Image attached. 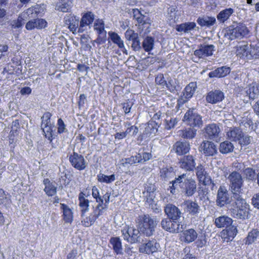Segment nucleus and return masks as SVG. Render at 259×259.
I'll use <instances>...</instances> for the list:
<instances>
[{
    "label": "nucleus",
    "instance_id": "nucleus-1",
    "mask_svg": "<svg viewBox=\"0 0 259 259\" xmlns=\"http://www.w3.org/2000/svg\"><path fill=\"white\" fill-rule=\"evenodd\" d=\"M171 186H169L170 192L175 194L176 190H179L184 196H192L197 191L196 181L191 178H188L186 174L179 175L170 182Z\"/></svg>",
    "mask_w": 259,
    "mask_h": 259
},
{
    "label": "nucleus",
    "instance_id": "nucleus-2",
    "mask_svg": "<svg viewBox=\"0 0 259 259\" xmlns=\"http://www.w3.org/2000/svg\"><path fill=\"white\" fill-rule=\"evenodd\" d=\"M136 222L137 227L141 233L147 237L152 236L157 225L156 217H151L148 214L139 215Z\"/></svg>",
    "mask_w": 259,
    "mask_h": 259
},
{
    "label": "nucleus",
    "instance_id": "nucleus-3",
    "mask_svg": "<svg viewBox=\"0 0 259 259\" xmlns=\"http://www.w3.org/2000/svg\"><path fill=\"white\" fill-rule=\"evenodd\" d=\"M233 200L232 204L229 207L232 215L238 219H245L249 214V205L241 196L232 197Z\"/></svg>",
    "mask_w": 259,
    "mask_h": 259
},
{
    "label": "nucleus",
    "instance_id": "nucleus-4",
    "mask_svg": "<svg viewBox=\"0 0 259 259\" xmlns=\"http://www.w3.org/2000/svg\"><path fill=\"white\" fill-rule=\"evenodd\" d=\"M228 180L230 183V188L232 193V197H238L241 196L242 193V187L244 181L241 175L236 171L232 172L228 177Z\"/></svg>",
    "mask_w": 259,
    "mask_h": 259
},
{
    "label": "nucleus",
    "instance_id": "nucleus-5",
    "mask_svg": "<svg viewBox=\"0 0 259 259\" xmlns=\"http://www.w3.org/2000/svg\"><path fill=\"white\" fill-rule=\"evenodd\" d=\"M248 32L247 29L242 23H234L230 26L228 29L223 31L224 36L228 40L241 38Z\"/></svg>",
    "mask_w": 259,
    "mask_h": 259
},
{
    "label": "nucleus",
    "instance_id": "nucleus-6",
    "mask_svg": "<svg viewBox=\"0 0 259 259\" xmlns=\"http://www.w3.org/2000/svg\"><path fill=\"white\" fill-rule=\"evenodd\" d=\"M121 233L123 239L131 244L140 243L141 239V233L139 229L134 226H125L121 230Z\"/></svg>",
    "mask_w": 259,
    "mask_h": 259
},
{
    "label": "nucleus",
    "instance_id": "nucleus-7",
    "mask_svg": "<svg viewBox=\"0 0 259 259\" xmlns=\"http://www.w3.org/2000/svg\"><path fill=\"white\" fill-rule=\"evenodd\" d=\"M160 225L163 230L171 233L183 232L186 228V224L184 222L167 218L162 219Z\"/></svg>",
    "mask_w": 259,
    "mask_h": 259
},
{
    "label": "nucleus",
    "instance_id": "nucleus-8",
    "mask_svg": "<svg viewBox=\"0 0 259 259\" xmlns=\"http://www.w3.org/2000/svg\"><path fill=\"white\" fill-rule=\"evenodd\" d=\"M183 120L186 124L193 128H201L203 125L202 116L194 108L187 110Z\"/></svg>",
    "mask_w": 259,
    "mask_h": 259
},
{
    "label": "nucleus",
    "instance_id": "nucleus-9",
    "mask_svg": "<svg viewBox=\"0 0 259 259\" xmlns=\"http://www.w3.org/2000/svg\"><path fill=\"white\" fill-rule=\"evenodd\" d=\"M233 200L232 199V196L230 198L228 191L224 186H220L218 190V193L216 199L217 205L221 207L228 204V207H230L232 204Z\"/></svg>",
    "mask_w": 259,
    "mask_h": 259
},
{
    "label": "nucleus",
    "instance_id": "nucleus-10",
    "mask_svg": "<svg viewBox=\"0 0 259 259\" xmlns=\"http://www.w3.org/2000/svg\"><path fill=\"white\" fill-rule=\"evenodd\" d=\"M69 161L72 166L78 170L84 169L87 165V162L83 156L74 150L69 156Z\"/></svg>",
    "mask_w": 259,
    "mask_h": 259
},
{
    "label": "nucleus",
    "instance_id": "nucleus-11",
    "mask_svg": "<svg viewBox=\"0 0 259 259\" xmlns=\"http://www.w3.org/2000/svg\"><path fill=\"white\" fill-rule=\"evenodd\" d=\"M202 132L206 138L214 140L219 138L221 130L217 124L213 123L206 125Z\"/></svg>",
    "mask_w": 259,
    "mask_h": 259
},
{
    "label": "nucleus",
    "instance_id": "nucleus-12",
    "mask_svg": "<svg viewBox=\"0 0 259 259\" xmlns=\"http://www.w3.org/2000/svg\"><path fill=\"white\" fill-rule=\"evenodd\" d=\"M159 247V244L156 240H149L140 245L139 251L142 253L150 254L157 252Z\"/></svg>",
    "mask_w": 259,
    "mask_h": 259
},
{
    "label": "nucleus",
    "instance_id": "nucleus-13",
    "mask_svg": "<svg viewBox=\"0 0 259 259\" xmlns=\"http://www.w3.org/2000/svg\"><path fill=\"white\" fill-rule=\"evenodd\" d=\"M95 19V15L91 12L84 13L79 22V25L77 32L83 33L91 28L90 25L92 24Z\"/></svg>",
    "mask_w": 259,
    "mask_h": 259
},
{
    "label": "nucleus",
    "instance_id": "nucleus-14",
    "mask_svg": "<svg viewBox=\"0 0 259 259\" xmlns=\"http://www.w3.org/2000/svg\"><path fill=\"white\" fill-rule=\"evenodd\" d=\"M164 211L167 218L173 220L180 221L182 212L181 210L173 204H167L164 208Z\"/></svg>",
    "mask_w": 259,
    "mask_h": 259
},
{
    "label": "nucleus",
    "instance_id": "nucleus-15",
    "mask_svg": "<svg viewBox=\"0 0 259 259\" xmlns=\"http://www.w3.org/2000/svg\"><path fill=\"white\" fill-rule=\"evenodd\" d=\"M215 47L213 45H201L199 49L196 50L194 55L199 58L211 56L214 51Z\"/></svg>",
    "mask_w": 259,
    "mask_h": 259
},
{
    "label": "nucleus",
    "instance_id": "nucleus-16",
    "mask_svg": "<svg viewBox=\"0 0 259 259\" xmlns=\"http://www.w3.org/2000/svg\"><path fill=\"white\" fill-rule=\"evenodd\" d=\"M224 94L219 90H215L208 92L206 96L205 100L208 103L215 104L223 101Z\"/></svg>",
    "mask_w": 259,
    "mask_h": 259
},
{
    "label": "nucleus",
    "instance_id": "nucleus-17",
    "mask_svg": "<svg viewBox=\"0 0 259 259\" xmlns=\"http://www.w3.org/2000/svg\"><path fill=\"white\" fill-rule=\"evenodd\" d=\"M181 168L188 171H193L195 168V158L191 155L183 156L180 161Z\"/></svg>",
    "mask_w": 259,
    "mask_h": 259
},
{
    "label": "nucleus",
    "instance_id": "nucleus-18",
    "mask_svg": "<svg viewBox=\"0 0 259 259\" xmlns=\"http://www.w3.org/2000/svg\"><path fill=\"white\" fill-rule=\"evenodd\" d=\"M65 24L68 25V28L74 34L76 33L79 25V18L71 14L66 15L64 18Z\"/></svg>",
    "mask_w": 259,
    "mask_h": 259
},
{
    "label": "nucleus",
    "instance_id": "nucleus-19",
    "mask_svg": "<svg viewBox=\"0 0 259 259\" xmlns=\"http://www.w3.org/2000/svg\"><path fill=\"white\" fill-rule=\"evenodd\" d=\"M201 151L206 156H213L217 153V149L214 144L210 141H204L200 145Z\"/></svg>",
    "mask_w": 259,
    "mask_h": 259
},
{
    "label": "nucleus",
    "instance_id": "nucleus-20",
    "mask_svg": "<svg viewBox=\"0 0 259 259\" xmlns=\"http://www.w3.org/2000/svg\"><path fill=\"white\" fill-rule=\"evenodd\" d=\"M231 69L226 66L218 67L215 70L210 72L208 73V76L210 78H222L225 77L230 73Z\"/></svg>",
    "mask_w": 259,
    "mask_h": 259
},
{
    "label": "nucleus",
    "instance_id": "nucleus-21",
    "mask_svg": "<svg viewBox=\"0 0 259 259\" xmlns=\"http://www.w3.org/2000/svg\"><path fill=\"white\" fill-rule=\"evenodd\" d=\"M133 15L134 18L137 20L139 26L144 25H150L151 23L150 18L148 16L143 15L139 10L133 9Z\"/></svg>",
    "mask_w": 259,
    "mask_h": 259
},
{
    "label": "nucleus",
    "instance_id": "nucleus-22",
    "mask_svg": "<svg viewBox=\"0 0 259 259\" xmlns=\"http://www.w3.org/2000/svg\"><path fill=\"white\" fill-rule=\"evenodd\" d=\"M232 219L225 215L220 216L214 220V225L218 228H228L232 224Z\"/></svg>",
    "mask_w": 259,
    "mask_h": 259
},
{
    "label": "nucleus",
    "instance_id": "nucleus-23",
    "mask_svg": "<svg viewBox=\"0 0 259 259\" xmlns=\"http://www.w3.org/2000/svg\"><path fill=\"white\" fill-rule=\"evenodd\" d=\"M108 34L112 42L117 45L124 54L127 55V51L125 49L123 41L121 39L120 36L117 33L112 31L109 32Z\"/></svg>",
    "mask_w": 259,
    "mask_h": 259
},
{
    "label": "nucleus",
    "instance_id": "nucleus-24",
    "mask_svg": "<svg viewBox=\"0 0 259 259\" xmlns=\"http://www.w3.org/2000/svg\"><path fill=\"white\" fill-rule=\"evenodd\" d=\"M178 135L182 138L187 140H191L195 137L197 134V130L189 127L184 130H180L178 132Z\"/></svg>",
    "mask_w": 259,
    "mask_h": 259
},
{
    "label": "nucleus",
    "instance_id": "nucleus-25",
    "mask_svg": "<svg viewBox=\"0 0 259 259\" xmlns=\"http://www.w3.org/2000/svg\"><path fill=\"white\" fill-rule=\"evenodd\" d=\"M155 123L151 122L148 123L145 130L138 137V140L142 141L143 139L149 137L151 134H155L157 132V128L155 127Z\"/></svg>",
    "mask_w": 259,
    "mask_h": 259
},
{
    "label": "nucleus",
    "instance_id": "nucleus-26",
    "mask_svg": "<svg viewBox=\"0 0 259 259\" xmlns=\"http://www.w3.org/2000/svg\"><path fill=\"white\" fill-rule=\"evenodd\" d=\"M197 22L201 27H210L215 24L216 19L214 17L203 16L197 19Z\"/></svg>",
    "mask_w": 259,
    "mask_h": 259
},
{
    "label": "nucleus",
    "instance_id": "nucleus-27",
    "mask_svg": "<svg viewBox=\"0 0 259 259\" xmlns=\"http://www.w3.org/2000/svg\"><path fill=\"white\" fill-rule=\"evenodd\" d=\"M197 28V30H199V27L196 26V24L195 22H187L182 23L180 25H177L176 29L177 31L180 32H184L188 33L191 31L194 30Z\"/></svg>",
    "mask_w": 259,
    "mask_h": 259
},
{
    "label": "nucleus",
    "instance_id": "nucleus-28",
    "mask_svg": "<svg viewBox=\"0 0 259 259\" xmlns=\"http://www.w3.org/2000/svg\"><path fill=\"white\" fill-rule=\"evenodd\" d=\"M174 149L178 155H183L189 151L190 144L187 142H177L174 145Z\"/></svg>",
    "mask_w": 259,
    "mask_h": 259
},
{
    "label": "nucleus",
    "instance_id": "nucleus-29",
    "mask_svg": "<svg viewBox=\"0 0 259 259\" xmlns=\"http://www.w3.org/2000/svg\"><path fill=\"white\" fill-rule=\"evenodd\" d=\"M109 242L112 245V248L115 253L117 254H122L123 253L121 240L119 237H111Z\"/></svg>",
    "mask_w": 259,
    "mask_h": 259
},
{
    "label": "nucleus",
    "instance_id": "nucleus-30",
    "mask_svg": "<svg viewBox=\"0 0 259 259\" xmlns=\"http://www.w3.org/2000/svg\"><path fill=\"white\" fill-rule=\"evenodd\" d=\"M43 183L45 185L44 190L48 196H52L57 193V187L49 179H45Z\"/></svg>",
    "mask_w": 259,
    "mask_h": 259
},
{
    "label": "nucleus",
    "instance_id": "nucleus-31",
    "mask_svg": "<svg viewBox=\"0 0 259 259\" xmlns=\"http://www.w3.org/2000/svg\"><path fill=\"white\" fill-rule=\"evenodd\" d=\"M184 204L186 206L187 211L192 215L197 214L200 210V207L196 201L187 200Z\"/></svg>",
    "mask_w": 259,
    "mask_h": 259
},
{
    "label": "nucleus",
    "instance_id": "nucleus-32",
    "mask_svg": "<svg viewBox=\"0 0 259 259\" xmlns=\"http://www.w3.org/2000/svg\"><path fill=\"white\" fill-rule=\"evenodd\" d=\"M243 133L242 131L237 127H234L229 130L227 132L228 138L234 141H238L242 138Z\"/></svg>",
    "mask_w": 259,
    "mask_h": 259
},
{
    "label": "nucleus",
    "instance_id": "nucleus-33",
    "mask_svg": "<svg viewBox=\"0 0 259 259\" xmlns=\"http://www.w3.org/2000/svg\"><path fill=\"white\" fill-rule=\"evenodd\" d=\"M72 6V0H60L56 5V9L63 12H67Z\"/></svg>",
    "mask_w": 259,
    "mask_h": 259
},
{
    "label": "nucleus",
    "instance_id": "nucleus-34",
    "mask_svg": "<svg viewBox=\"0 0 259 259\" xmlns=\"http://www.w3.org/2000/svg\"><path fill=\"white\" fill-rule=\"evenodd\" d=\"M196 88V85L194 82H190L186 87L184 92L183 93V98H185V99L183 100V102H186L187 100L193 96L195 92Z\"/></svg>",
    "mask_w": 259,
    "mask_h": 259
},
{
    "label": "nucleus",
    "instance_id": "nucleus-35",
    "mask_svg": "<svg viewBox=\"0 0 259 259\" xmlns=\"http://www.w3.org/2000/svg\"><path fill=\"white\" fill-rule=\"evenodd\" d=\"M176 6H170L167 9V18L170 24L176 23L179 19V15L177 14Z\"/></svg>",
    "mask_w": 259,
    "mask_h": 259
},
{
    "label": "nucleus",
    "instance_id": "nucleus-36",
    "mask_svg": "<svg viewBox=\"0 0 259 259\" xmlns=\"http://www.w3.org/2000/svg\"><path fill=\"white\" fill-rule=\"evenodd\" d=\"M131 130H133L132 136H135L138 133V128L134 125L131 126L126 128L125 132L121 133H117L115 135V138L121 140L125 138L127 134H130Z\"/></svg>",
    "mask_w": 259,
    "mask_h": 259
},
{
    "label": "nucleus",
    "instance_id": "nucleus-37",
    "mask_svg": "<svg viewBox=\"0 0 259 259\" xmlns=\"http://www.w3.org/2000/svg\"><path fill=\"white\" fill-rule=\"evenodd\" d=\"M160 177L164 181H167L168 180L173 178L175 176V172L172 167H165L161 169L160 171Z\"/></svg>",
    "mask_w": 259,
    "mask_h": 259
},
{
    "label": "nucleus",
    "instance_id": "nucleus-38",
    "mask_svg": "<svg viewBox=\"0 0 259 259\" xmlns=\"http://www.w3.org/2000/svg\"><path fill=\"white\" fill-rule=\"evenodd\" d=\"M61 208L63 210V219L66 223H71L73 220V214L69 207L63 203H61Z\"/></svg>",
    "mask_w": 259,
    "mask_h": 259
},
{
    "label": "nucleus",
    "instance_id": "nucleus-39",
    "mask_svg": "<svg viewBox=\"0 0 259 259\" xmlns=\"http://www.w3.org/2000/svg\"><path fill=\"white\" fill-rule=\"evenodd\" d=\"M184 241L187 243L193 242L197 237V233L193 229L186 230L183 232Z\"/></svg>",
    "mask_w": 259,
    "mask_h": 259
},
{
    "label": "nucleus",
    "instance_id": "nucleus-40",
    "mask_svg": "<svg viewBox=\"0 0 259 259\" xmlns=\"http://www.w3.org/2000/svg\"><path fill=\"white\" fill-rule=\"evenodd\" d=\"M234 149V146L232 143L229 141H226L222 142L220 144L219 151L223 154H226L232 152Z\"/></svg>",
    "mask_w": 259,
    "mask_h": 259
},
{
    "label": "nucleus",
    "instance_id": "nucleus-41",
    "mask_svg": "<svg viewBox=\"0 0 259 259\" xmlns=\"http://www.w3.org/2000/svg\"><path fill=\"white\" fill-rule=\"evenodd\" d=\"M84 194L81 192L79 193L78 200H79V205L81 208V216H82L84 213L88 211L89 206V201L88 199H85L84 197Z\"/></svg>",
    "mask_w": 259,
    "mask_h": 259
},
{
    "label": "nucleus",
    "instance_id": "nucleus-42",
    "mask_svg": "<svg viewBox=\"0 0 259 259\" xmlns=\"http://www.w3.org/2000/svg\"><path fill=\"white\" fill-rule=\"evenodd\" d=\"M27 20L26 14L25 13H22L19 15L17 20H14L11 22V25L12 28H19L21 27L24 21Z\"/></svg>",
    "mask_w": 259,
    "mask_h": 259
},
{
    "label": "nucleus",
    "instance_id": "nucleus-43",
    "mask_svg": "<svg viewBox=\"0 0 259 259\" xmlns=\"http://www.w3.org/2000/svg\"><path fill=\"white\" fill-rule=\"evenodd\" d=\"M140 158V153L137 154L135 156H131L129 158L122 159L121 160V164L123 166H126L128 164L132 165L137 163L141 162Z\"/></svg>",
    "mask_w": 259,
    "mask_h": 259
},
{
    "label": "nucleus",
    "instance_id": "nucleus-44",
    "mask_svg": "<svg viewBox=\"0 0 259 259\" xmlns=\"http://www.w3.org/2000/svg\"><path fill=\"white\" fill-rule=\"evenodd\" d=\"M234 12V10L232 8H228L222 10L217 16L218 20L221 22H224L229 18Z\"/></svg>",
    "mask_w": 259,
    "mask_h": 259
},
{
    "label": "nucleus",
    "instance_id": "nucleus-45",
    "mask_svg": "<svg viewBox=\"0 0 259 259\" xmlns=\"http://www.w3.org/2000/svg\"><path fill=\"white\" fill-rule=\"evenodd\" d=\"M259 237V231L255 229H252L248 232L247 236L245 238V243L250 245L255 242Z\"/></svg>",
    "mask_w": 259,
    "mask_h": 259
},
{
    "label": "nucleus",
    "instance_id": "nucleus-46",
    "mask_svg": "<svg viewBox=\"0 0 259 259\" xmlns=\"http://www.w3.org/2000/svg\"><path fill=\"white\" fill-rule=\"evenodd\" d=\"M259 94V91L257 87L255 84H252L248 86L246 91V96H248L249 99L254 100L257 98Z\"/></svg>",
    "mask_w": 259,
    "mask_h": 259
},
{
    "label": "nucleus",
    "instance_id": "nucleus-47",
    "mask_svg": "<svg viewBox=\"0 0 259 259\" xmlns=\"http://www.w3.org/2000/svg\"><path fill=\"white\" fill-rule=\"evenodd\" d=\"M195 169L196 170V176L199 182L205 184L206 172L205 171L204 166L202 164H200L195 167Z\"/></svg>",
    "mask_w": 259,
    "mask_h": 259
},
{
    "label": "nucleus",
    "instance_id": "nucleus-48",
    "mask_svg": "<svg viewBox=\"0 0 259 259\" xmlns=\"http://www.w3.org/2000/svg\"><path fill=\"white\" fill-rule=\"evenodd\" d=\"M154 42L152 37L147 36L142 42V47L146 52H148L153 49Z\"/></svg>",
    "mask_w": 259,
    "mask_h": 259
},
{
    "label": "nucleus",
    "instance_id": "nucleus-49",
    "mask_svg": "<svg viewBox=\"0 0 259 259\" xmlns=\"http://www.w3.org/2000/svg\"><path fill=\"white\" fill-rule=\"evenodd\" d=\"M98 180L101 183H110L115 180V175L106 176L103 174H99L97 176Z\"/></svg>",
    "mask_w": 259,
    "mask_h": 259
},
{
    "label": "nucleus",
    "instance_id": "nucleus-50",
    "mask_svg": "<svg viewBox=\"0 0 259 259\" xmlns=\"http://www.w3.org/2000/svg\"><path fill=\"white\" fill-rule=\"evenodd\" d=\"M226 228L225 232H224V235H226V237L228 238V239H233L237 233L236 227L231 225Z\"/></svg>",
    "mask_w": 259,
    "mask_h": 259
},
{
    "label": "nucleus",
    "instance_id": "nucleus-51",
    "mask_svg": "<svg viewBox=\"0 0 259 259\" xmlns=\"http://www.w3.org/2000/svg\"><path fill=\"white\" fill-rule=\"evenodd\" d=\"M11 202L10 195L0 188V204L8 205Z\"/></svg>",
    "mask_w": 259,
    "mask_h": 259
},
{
    "label": "nucleus",
    "instance_id": "nucleus-52",
    "mask_svg": "<svg viewBox=\"0 0 259 259\" xmlns=\"http://www.w3.org/2000/svg\"><path fill=\"white\" fill-rule=\"evenodd\" d=\"M243 173L246 179L249 181H253L255 177V170L250 167H247L245 168Z\"/></svg>",
    "mask_w": 259,
    "mask_h": 259
},
{
    "label": "nucleus",
    "instance_id": "nucleus-53",
    "mask_svg": "<svg viewBox=\"0 0 259 259\" xmlns=\"http://www.w3.org/2000/svg\"><path fill=\"white\" fill-rule=\"evenodd\" d=\"M165 128L167 130H170L174 128L178 123V119L176 118L171 116H167L165 119Z\"/></svg>",
    "mask_w": 259,
    "mask_h": 259
},
{
    "label": "nucleus",
    "instance_id": "nucleus-54",
    "mask_svg": "<svg viewBox=\"0 0 259 259\" xmlns=\"http://www.w3.org/2000/svg\"><path fill=\"white\" fill-rule=\"evenodd\" d=\"M104 206H101L100 205H97L91 213L96 220L103 214L104 209L107 207V204H104Z\"/></svg>",
    "mask_w": 259,
    "mask_h": 259
},
{
    "label": "nucleus",
    "instance_id": "nucleus-55",
    "mask_svg": "<svg viewBox=\"0 0 259 259\" xmlns=\"http://www.w3.org/2000/svg\"><path fill=\"white\" fill-rule=\"evenodd\" d=\"M43 131L44 135L50 142L52 141V124L45 125L41 127Z\"/></svg>",
    "mask_w": 259,
    "mask_h": 259
},
{
    "label": "nucleus",
    "instance_id": "nucleus-56",
    "mask_svg": "<svg viewBox=\"0 0 259 259\" xmlns=\"http://www.w3.org/2000/svg\"><path fill=\"white\" fill-rule=\"evenodd\" d=\"M95 29H96L98 33H102L105 35L106 31L104 29V24L102 20H97L94 24Z\"/></svg>",
    "mask_w": 259,
    "mask_h": 259
},
{
    "label": "nucleus",
    "instance_id": "nucleus-57",
    "mask_svg": "<svg viewBox=\"0 0 259 259\" xmlns=\"http://www.w3.org/2000/svg\"><path fill=\"white\" fill-rule=\"evenodd\" d=\"M248 53V47L246 45H241L238 47L237 49V55L240 56V57H247Z\"/></svg>",
    "mask_w": 259,
    "mask_h": 259
},
{
    "label": "nucleus",
    "instance_id": "nucleus-58",
    "mask_svg": "<svg viewBox=\"0 0 259 259\" xmlns=\"http://www.w3.org/2000/svg\"><path fill=\"white\" fill-rule=\"evenodd\" d=\"M52 116V114L49 112H45L43 116L41 117V127L45 125H51V117Z\"/></svg>",
    "mask_w": 259,
    "mask_h": 259
},
{
    "label": "nucleus",
    "instance_id": "nucleus-59",
    "mask_svg": "<svg viewBox=\"0 0 259 259\" xmlns=\"http://www.w3.org/2000/svg\"><path fill=\"white\" fill-rule=\"evenodd\" d=\"M96 219L93 215L91 214L90 216L85 217L82 221L81 223L83 226L86 227H89L92 226L96 221Z\"/></svg>",
    "mask_w": 259,
    "mask_h": 259
},
{
    "label": "nucleus",
    "instance_id": "nucleus-60",
    "mask_svg": "<svg viewBox=\"0 0 259 259\" xmlns=\"http://www.w3.org/2000/svg\"><path fill=\"white\" fill-rule=\"evenodd\" d=\"M125 37L127 40H132L138 36V34L131 29H128L124 33Z\"/></svg>",
    "mask_w": 259,
    "mask_h": 259
},
{
    "label": "nucleus",
    "instance_id": "nucleus-61",
    "mask_svg": "<svg viewBox=\"0 0 259 259\" xmlns=\"http://www.w3.org/2000/svg\"><path fill=\"white\" fill-rule=\"evenodd\" d=\"M252 141V138L248 135H244L242 134V138L239 141V143L241 146H246L250 144Z\"/></svg>",
    "mask_w": 259,
    "mask_h": 259
},
{
    "label": "nucleus",
    "instance_id": "nucleus-62",
    "mask_svg": "<svg viewBox=\"0 0 259 259\" xmlns=\"http://www.w3.org/2000/svg\"><path fill=\"white\" fill-rule=\"evenodd\" d=\"M165 87L171 93H174L177 90L176 82L171 78L168 80V83L166 82V84H165Z\"/></svg>",
    "mask_w": 259,
    "mask_h": 259
},
{
    "label": "nucleus",
    "instance_id": "nucleus-63",
    "mask_svg": "<svg viewBox=\"0 0 259 259\" xmlns=\"http://www.w3.org/2000/svg\"><path fill=\"white\" fill-rule=\"evenodd\" d=\"M36 22V28L37 29H41L45 28L47 26V22L43 19H35Z\"/></svg>",
    "mask_w": 259,
    "mask_h": 259
},
{
    "label": "nucleus",
    "instance_id": "nucleus-64",
    "mask_svg": "<svg viewBox=\"0 0 259 259\" xmlns=\"http://www.w3.org/2000/svg\"><path fill=\"white\" fill-rule=\"evenodd\" d=\"M132 48L135 51H139L141 50L142 47L141 46V42L139 38V36L137 37L135 39L132 40Z\"/></svg>",
    "mask_w": 259,
    "mask_h": 259
}]
</instances>
